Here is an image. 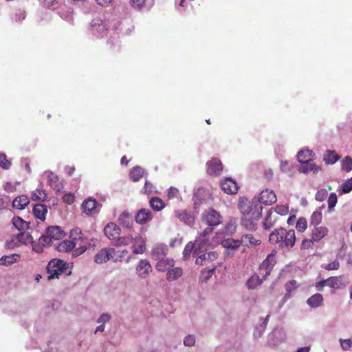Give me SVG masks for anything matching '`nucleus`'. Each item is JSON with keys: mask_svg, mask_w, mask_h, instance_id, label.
Instances as JSON below:
<instances>
[{"mask_svg": "<svg viewBox=\"0 0 352 352\" xmlns=\"http://www.w3.org/2000/svg\"><path fill=\"white\" fill-rule=\"evenodd\" d=\"M269 241L272 244H277L280 248L290 249L296 243L295 231L293 229L276 228L270 233Z\"/></svg>", "mask_w": 352, "mask_h": 352, "instance_id": "1", "label": "nucleus"}, {"mask_svg": "<svg viewBox=\"0 0 352 352\" xmlns=\"http://www.w3.org/2000/svg\"><path fill=\"white\" fill-rule=\"evenodd\" d=\"M168 251V248L163 244H159L155 247V257L157 260L155 268L158 271L167 272L175 265L174 259L166 256Z\"/></svg>", "mask_w": 352, "mask_h": 352, "instance_id": "2", "label": "nucleus"}, {"mask_svg": "<svg viewBox=\"0 0 352 352\" xmlns=\"http://www.w3.org/2000/svg\"><path fill=\"white\" fill-rule=\"evenodd\" d=\"M238 207L243 216L250 215L254 219H260L262 216L263 207L258 203L250 201L246 197L239 198Z\"/></svg>", "mask_w": 352, "mask_h": 352, "instance_id": "3", "label": "nucleus"}, {"mask_svg": "<svg viewBox=\"0 0 352 352\" xmlns=\"http://www.w3.org/2000/svg\"><path fill=\"white\" fill-rule=\"evenodd\" d=\"M69 264L60 259L54 258L51 260L46 267L47 280H50L54 278H59V276L62 274L70 275L72 271L69 270Z\"/></svg>", "mask_w": 352, "mask_h": 352, "instance_id": "4", "label": "nucleus"}, {"mask_svg": "<svg viewBox=\"0 0 352 352\" xmlns=\"http://www.w3.org/2000/svg\"><path fill=\"white\" fill-rule=\"evenodd\" d=\"M213 234V229L211 227L206 228L202 232H201L195 240L197 245L196 250L195 252H203V249H206L210 243V238Z\"/></svg>", "mask_w": 352, "mask_h": 352, "instance_id": "5", "label": "nucleus"}, {"mask_svg": "<svg viewBox=\"0 0 352 352\" xmlns=\"http://www.w3.org/2000/svg\"><path fill=\"white\" fill-rule=\"evenodd\" d=\"M276 261L275 254L272 253L267 255L266 258L261 263L258 268V274L263 276L264 279L270 274Z\"/></svg>", "mask_w": 352, "mask_h": 352, "instance_id": "6", "label": "nucleus"}, {"mask_svg": "<svg viewBox=\"0 0 352 352\" xmlns=\"http://www.w3.org/2000/svg\"><path fill=\"white\" fill-rule=\"evenodd\" d=\"M201 219L209 226H216L221 223L222 217L214 209H209L203 213Z\"/></svg>", "mask_w": 352, "mask_h": 352, "instance_id": "7", "label": "nucleus"}, {"mask_svg": "<svg viewBox=\"0 0 352 352\" xmlns=\"http://www.w3.org/2000/svg\"><path fill=\"white\" fill-rule=\"evenodd\" d=\"M207 173L210 175H219L223 170V164L218 158H212L207 162Z\"/></svg>", "mask_w": 352, "mask_h": 352, "instance_id": "8", "label": "nucleus"}, {"mask_svg": "<svg viewBox=\"0 0 352 352\" xmlns=\"http://www.w3.org/2000/svg\"><path fill=\"white\" fill-rule=\"evenodd\" d=\"M104 235L113 242L120 234V228L115 223L109 222L104 228Z\"/></svg>", "mask_w": 352, "mask_h": 352, "instance_id": "9", "label": "nucleus"}, {"mask_svg": "<svg viewBox=\"0 0 352 352\" xmlns=\"http://www.w3.org/2000/svg\"><path fill=\"white\" fill-rule=\"evenodd\" d=\"M259 204L272 205L276 201V196L273 190L266 189L262 190L258 197Z\"/></svg>", "mask_w": 352, "mask_h": 352, "instance_id": "10", "label": "nucleus"}, {"mask_svg": "<svg viewBox=\"0 0 352 352\" xmlns=\"http://www.w3.org/2000/svg\"><path fill=\"white\" fill-rule=\"evenodd\" d=\"M98 205V203L95 199L89 197L82 202L81 209L86 215L91 216L96 212Z\"/></svg>", "mask_w": 352, "mask_h": 352, "instance_id": "11", "label": "nucleus"}, {"mask_svg": "<svg viewBox=\"0 0 352 352\" xmlns=\"http://www.w3.org/2000/svg\"><path fill=\"white\" fill-rule=\"evenodd\" d=\"M241 240H235L232 238H228L222 241L221 245L226 250L228 255L233 254L241 245Z\"/></svg>", "mask_w": 352, "mask_h": 352, "instance_id": "12", "label": "nucleus"}, {"mask_svg": "<svg viewBox=\"0 0 352 352\" xmlns=\"http://www.w3.org/2000/svg\"><path fill=\"white\" fill-rule=\"evenodd\" d=\"M221 187L223 192L228 195L236 194L239 189L236 182L230 177L226 178L221 182Z\"/></svg>", "mask_w": 352, "mask_h": 352, "instance_id": "13", "label": "nucleus"}, {"mask_svg": "<svg viewBox=\"0 0 352 352\" xmlns=\"http://www.w3.org/2000/svg\"><path fill=\"white\" fill-rule=\"evenodd\" d=\"M218 254L216 252H209L207 253H204L197 258L195 263L197 265H206L209 263L216 260Z\"/></svg>", "mask_w": 352, "mask_h": 352, "instance_id": "14", "label": "nucleus"}, {"mask_svg": "<svg viewBox=\"0 0 352 352\" xmlns=\"http://www.w3.org/2000/svg\"><path fill=\"white\" fill-rule=\"evenodd\" d=\"M329 230L325 226H315L311 230V236L315 242L320 241L326 235H327Z\"/></svg>", "mask_w": 352, "mask_h": 352, "instance_id": "15", "label": "nucleus"}, {"mask_svg": "<svg viewBox=\"0 0 352 352\" xmlns=\"http://www.w3.org/2000/svg\"><path fill=\"white\" fill-rule=\"evenodd\" d=\"M176 217L186 225H191L194 223L195 217L186 210H178L175 211Z\"/></svg>", "mask_w": 352, "mask_h": 352, "instance_id": "16", "label": "nucleus"}, {"mask_svg": "<svg viewBox=\"0 0 352 352\" xmlns=\"http://www.w3.org/2000/svg\"><path fill=\"white\" fill-rule=\"evenodd\" d=\"M109 252L110 261L113 262H121L123 258L128 254L129 252L127 250H116L113 248H109Z\"/></svg>", "mask_w": 352, "mask_h": 352, "instance_id": "17", "label": "nucleus"}, {"mask_svg": "<svg viewBox=\"0 0 352 352\" xmlns=\"http://www.w3.org/2000/svg\"><path fill=\"white\" fill-rule=\"evenodd\" d=\"M136 270L140 276L144 278L151 272L152 267L148 261L141 260L137 266Z\"/></svg>", "mask_w": 352, "mask_h": 352, "instance_id": "18", "label": "nucleus"}, {"mask_svg": "<svg viewBox=\"0 0 352 352\" xmlns=\"http://www.w3.org/2000/svg\"><path fill=\"white\" fill-rule=\"evenodd\" d=\"M241 243H243L245 246H256L261 243V241L259 237H255L252 234H246L242 235L241 238Z\"/></svg>", "mask_w": 352, "mask_h": 352, "instance_id": "19", "label": "nucleus"}, {"mask_svg": "<svg viewBox=\"0 0 352 352\" xmlns=\"http://www.w3.org/2000/svg\"><path fill=\"white\" fill-rule=\"evenodd\" d=\"M197 245L195 243H193L192 241L188 242L183 251V259L184 261H188L190 258L191 254L193 256L197 255L200 254L201 252H195V250H196Z\"/></svg>", "mask_w": 352, "mask_h": 352, "instance_id": "20", "label": "nucleus"}, {"mask_svg": "<svg viewBox=\"0 0 352 352\" xmlns=\"http://www.w3.org/2000/svg\"><path fill=\"white\" fill-rule=\"evenodd\" d=\"M118 223L122 227L130 228L133 223V217L128 212L124 211L118 217Z\"/></svg>", "mask_w": 352, "mask_h": 352, "instance_id": "21", "label": "nucleus"}, {"mask_svg": "<svg viewBox=\"0 0 352 352\" xmlns=\"http://www.w3.org/2000/svg\"><path fill=\"white\" fill-rule=\"evenodd\" d=\"M152 215L151 212L146 209H141L135 217V221L140 224H144L151 220Z\"/></svg>", "mask_w": 352, "mask_h": 352, "instance_id": "22", "label": "nucleus"}, {"mask_svg": "<svg viewBox=\"0 0 352 352\" xmlns=\"http://www.w3.org/2000/svg\"><path fill=\"white\" fill-rule=\"evenodd\" d=\"M109 248L101 249L95 255L94 261L98 264H102L110 261Z\"/></svg>", "mask_w": 352, "mask_h": 352, "instance_id": "23", "label": "nucleus"}, {"mask_svg": "<svg viewBox=\"0 0 352 352\" xmlns=\"http://www.w3.org/2000/svg\"><path fill=\"white\" fill-rule=\"evenodd\" d=\"M259 219H254L250 215L243 216L241 218V225L248 230H255L256 229V221Z\"/></svg>", "mask_w": 352, "mask_h": 352, "instance_id": "24", "label": "nucleus"}, {"mask_svg": "<svg viewBox=\"0 0 352 352\" xmlns=\"http://www.w3.org/2000/svg\"><path fill=\"white\" fill-rule=\"evenodd\" d=\"M30 203V199L26 195H21L12 201L13 208L18 210L24 209Z\"/></svg>", "mask_w": 352, "mask_h": 352, "instance_id": "25", "label": "nucleus"}, {"mask_svg": "<svg viewBox=\"0 0 352 352\" xmlns=\"http://www.w3.org/2000/svg\"><path fill=\"white\" fill-rule=\"evenodd\" d=\"M47 208L45 205L42 204H36L33 208V213L34 216L41 221L45 219Z\"/></svg>", "mask_w": 352, "mask_h": 352, "instance_id": "26", "label": "nucleus"}, {"mask_svg": "<svg viewBox=\"0 0 352 352\" xmlns=\"http://www.w3.org/2000/svg\"><path fill=\"white\" fill-rule=\"evenodd\" d=\"M183 270L181 267H176L170 268L166 272V278L168 281H173L178 279L179 277L182 276Z\"/></svg>", "mask_w": 352, "mask_h": 352, "instance_id": "27", "label": "nucleus"}, {"mask_svg": "<svg viewBox=\"0 0 352 352\" xmlns=\"http://www.w3.org/2000/svg\"><path fill=\"white\" fill-rule=\"evenodd\" d=\"M260 274H254L248 280L246 285L248 289H254L263 283L265 279H264L263 276L260 278Z\"/></svg>", "mask_w": 352, "mask_h": 352, "instance_id": "28", "label": "nucleus"}, {"mask_svg": "<svg viewBox=\"0 0 352 352\" xmlns=\"http://www.w3.org/2000/svg\"><path fill=\"white\" fill-rule=\"evenodd\" d=\"M47 234L50 236L52 239L59 240L64 236V232L59 226H51L47 229Z\"/></svg>", "mask_w": 352, "mask_h": 352, "instance_id": "29", "label": "nucleus"}, {"mask_svg": "<svg viewBox=\"0 0 352 352\" xmlns=\"http://www.w3.org/2000/svg\"><path fill=\"white\" fill-rule=\"evenodd\" d=\"M323 302V296L320 294H315L309 297L307 300V305L313 308H316L320 306Z\"/></svg>", "mask_w": 352, "mask_h": 352, "instance_id": "30", "label": "nucleus"}, {"mask_svg": "<svg viewBox=\"0 0 352 352\" xmlns=\"http://www.w3.org/2000/svg\"><path fill=\"white\" fill-rule=\"evenodd\" d=\"M20 258L19 254H12L9 256H3L0 258V265L8 266L16 263Z\"/></svg>", "mask_w": 352, "mask_h": 352, "instance_id": "31", "label": "nucleus"}, {"mask_svg": "<svg viewBox=\"0 0 352 352\" xmlns=\"http://www.w3.org/2000/svg\"><path fill=\"white\" fill-rule=\"evenodd\" d=\"M314 153L310 150H302L298 153L297 158L300 163L312 161Z\"/></svg>", "mask_w": 352, "mask_h": 352, "instance_id": "32", "label": "nucleus"}, {"mask_svg": "<svg viewBox=\"0 0 352 352\" xmlns=\"http://www.w3.org/2000/svg\"><path fill=\"white\" fill-rule=\"evenodd\" d=\"M301 166L300 167V171L304 173H307L309 171H314V173H318L321 170L320 167L316 166L311 161L308 162L300 163Z\"/></svg>", "mask_w": 352, "mask_h": 352, "instance_id": "33", "label": "nucleus"}, {"mask_svg": "<svg viewBox=\"0 0 352 352\" xmlns=\"http://www.w3.org/2000/svg\"><path fill=\"white\" fill-rule=\"evenodd\" d=\"M76 242L71 240H64L58 246V250L60 252H69L74 250Z\"/></svg>", "mask_w": 352, "mask_h": 352, "instance_id": "34", "label": "nucleus"}, {"mask_svg": "<svg viewBox=\"0 0 352 352\" xmlns=\"http://www.w3.org/2000/svg\"><path fill=\"white\" fill-rule=\"evenodd\" d=\"M47 197L46 191L42 188H36L31 195V198L33 201H44L47 199Z\"/></svg>", "mask_w": 352, "mask_h": 352, "instance_id": "35", "label": "nucleus"}, {"mask_svg": "<svg viewBox=\"0 0 352 352\" xmlns=\"http://www.w3.org/2000/svg\"><path fill=\"white\" fill-rule=\"evenodd\" d=\"M340 158V155L334 151H327L324 155V161L326 164H333Z\"/></svg>", "mask_w": 352, "mask_h": 352, "instance_id": "36", "label": "nucleus"}, {"mask_svg": "<svg viewBox=\"0 0 352 352\" xmlns=\"http://www.w3.org/2000/svg\"><path fill=\"white\" fill-rule=\"evenodd\" d=\"M87 249V242L83 238H80V242H78L75 245V249L73 252V254L75 256H79L84 253Z\"/></svg>", "mask_w": 352, "mask_h": 352, "instance_id": "37", "label": "nucleus"}, {"mask_svg": "<svg viewBox=\"0 0 352 352\" xmlns=\"http://www.w3.org/2000/svg\"><path fill=\"white\" fill-rule=\"evenodd\" d=\"M144 170L140 166L133 168L130 171V178L133 182H137L141 179L144 175Z\"/></svg>", "mask_w": 352, "mask_h": 352, "instance_id": "38", "label": "nucleus"}, {"mask_svg": "<svg viewBox=\"0 0 352 352\" xmlns=\"http://www.w3.org/2000/svg\"><path fill=\"white\" fill-rule=\"evenodd\" d=\"M133 254H143L146 250L144 242L135 239L134 244L131 247Z\"/></svg>", "mask_w": 352, "mask_h": 352, "instance_id": "39", "label": "nucleus"}, {"mask_svg": "<svg viewBox=\"0 0 352 352\" xmlns=\"http://www.w3.org/2000/svg\"><path fill=\"white\" fill-rule=\"evenodd\" d=\"M16 239L18 240L19 244H28L32 242L33 238L28 232H20L16 235Z\"/></svg>", "mask_w": 352, "mask_h": 352, "instance_id": "40", "label": "nucleus"}, {"mask_svg": "<svg viewBox=\"0 0 352 352\" xmlns=\"http://www.w3.org/2000/svg\"><path fill=\"white\" fill-rule=\"evenodd\" d=\"M352 190V177L346 180L340 186L339 192L340 194L349 193Z\"/></svg>", "mask_w": 352, "mask_h": 352, "instance_id": "41", "label": "nucleus"}, {"mask_svg": "<svg viewBox=\"0 0 352 352\" xmlns=\"http://www.w3.org/2000/svg\"><path fill=\"white\" fill-rule=\"evenodd\" d=\"M322 212L319 211H315L312 213L310 218V224L315 226H318L322 221Z\"/></svg>", "mask_w": 352, "mask_h": 352, "instance_id": "42", "label": "nucleus"}, {"mask_svg": "<svg viewBox=\"0 0 352 352\" xmlns=\"http://www.w3.org/2000/svg\"><path fill=\"white\" fill-rule=\"evenodd\" d=\"M132 240V237H120L118 236V238L113 242H112V244L115 246H125L130 244Z\"/></svg>", "mask_w": 352, "mask_h": 352, "instance_id": "43", "label": "nucleus"}, {"mask_svg": "<svg viewBox=\"0 0 352 352\" xmlns=\"http://www.w3.org/2000/svg\"><path fill=\"white\" fill-rule=\"evenodd\" d=\"M338 201V197L335 192H331L327 200L328 203V210L329 212H332L333 210L334 207L336 206Z\"/></svg>", "mask_w": 352, "mask_h": 352, "instance_id": "44", "label": "nucleus"}, {"mask_svg": "<svg viewBox=\"0 0 352 352\" xmlns=\"http://www.w3.org/2000/svg\"><path fill=\"white\" fill-rule=\"evenodd\" d=\"M12 224L19 230H22L26 226V221L19 217H14L12 219Z\"/></svg>", "mask_w": 352, "mask_h": 352, "instance_id": "45", "label": "nucleus"}, {"mask_svg": "<svg viewBox=\"0 0 352 352\" xmlns=\"http://www.w3.org/2000/svg\"><path fill=\"white\" fill-rule=\"evenodd\" d=\"M12 165L11 161L7 159L5 153H0V167L3 169H9Z\"/></svg>", "mask_w": 352, "mask_h": 352, "instance_id": "46", "label": "nucleus"}, {"mask_svg": "<svg viewBox=\"0 0 352 352\" xmlns=\"http://www.w3.org/2000/svg\"><path fill=\"white\" fill-rule=\"evenodd\" d=\"M342 169L346 172H349L352 170V158L349 156H346L342 162Z\"/></svg>", "mask_w": 352, "mask_h": 352, "instance_id": "47", "label": "nucleus"}, {"mask_svg": "<svg viewBox=\"0 0 352 352\" xmlns=\"http://www.w3.org/2000/svg\"><path fill=\"white\" fill-rule=\"evenodd\" d=\"M307 228V222L306 219L304 217L299 218L296 224V230L300 232H303L305 231Z\"/></svg>", "mask_w": 352, "mask_h": 352, "instance_id": "48", "label": "nucleus"}, {"mask_svg": "<svg viewBox=\"0 0 352 352\" xmlns=\"http://www.w3.org/2000/svg\"><path fill=\"white\" fill-rule=\"evenodd\" d=\"M70 238L75 242H80V238H82L81 230L79 228H75L71 230Z\"/></svg>", "mask_w": 352, "mask_h": 352, "instance_id": "49", "label": "nucleus"}, {"mask_svg": "<svg viewBox=\"0 0 352 352\" xmlns=\"http://www.w3.org/2000/svg\"><path fill=\"white\" fill-rule=\"evenodd\" d=\"M315 241L312 240V238L310 239L305 238L302 241L300 245L301 250H309L312 249L314 247Z\"/></svg>", "mask_w": 352, "mask_h": 352, "instance_id": "50", "label": "nucleus"}, {"mask_svg": "<svg viewBox=\"0 0 352 352\" xmlns=\"http://www.w3.org/2000/svg\"><path fill=\"white\" fill-rule=\"evenodd\" d=\"M52 239L50 237L49 234L46 233L45 235H42L38 239V245L42 246L48 245L52 243Z\"/></svg>", "mask_w": 352, "mask_h": 352, "instance_id": "51", "label": "nucleus"}, {"mask_svg": "<svg viewBox=\"0 0 352 352\" xmlns=\"http://www.w3.org/2000/svg\"><path fill=\"white\" fill-rule=\"evenodd\" d=\"M327 197V190L326 189H320L319 190L316 195L315 198L318 201H324Z\"/></svg>", "mask_w": 352, "mask_h": 352, "instance_id": "52", "label": "nucleus"}, {"mask_svg": "<svg viewBox=\"0 0 352 352\" xmlns=\"http://www.w3.org/2000/svg\"><path fill=\"white\" fill-rule=\"evenodd\" d=\"M153 185L152 183L148 182V181L145 182L144 186L142 189V192L144 194L149 196L152 194L153 190Z\"/></svg>", "mask_w": 352, "mask_h": 352, "instance_id": "53", "label": "nucleus"}, {"mask_svg": "<svg viewBox=\"0 0 352 352\" xmlns=\"http://www.w3.org/2000/svg\"><path fill=\"white\" fill-rule=\"evenodd\" d=\"M327 285L331 288H338V279L337 277H330L327 279Z\"/></svg>", "mask_w": 352, "mask_h": 352, "instance_id": "54", "label": "nucleus"}, {"mask_svg": "<svg viewBox=\"0 0 352 352\" xmlns=\"http://www.w3.org/2000/svg\"><path fill=\"white\" fill-rule=\"evenodd\" d=\"M179 196V190L175 187H170L168 193L167 197L169 199L177 198Z\"/></svg>", "mask_w": 352, "mask_h": 352, "instance_id": "55", "label": "nucleus"}, {"mask_svg": "<svg viewBox=\"0 0 352 352\" xmlns=\"http://www.w3.org/2000/svg\"><path fill=\"white\" fill-rule=\"evenodd\" d=\"M195 343V338L193 335H188L185 337L184 344L187 346H192Z\"/></svg>", "mask_w": 352, "mask_h": 352, "instance_id": "56", "label": "nucleus"}, {"mask_svg": "<svg viewBox=\"0 0 352 352\" xmlns=\"http://www.w3.org/2000/svg\"><path fill=\"white\" fill-rule=\"evenodd\" d=\"M340 346L343 350H349L352 346V341L350 339H340Z\"/></svg>", "mask_w": 352, "mask_h": 352, "instance_id": "57", "label": "nucleus"}, {"mask_svg": "<svg viewBox=\"0 0 352 352\" xmlns=\"http://www.w3.org/2000/svg\"><path fill=\"white\" fill-rule=\"evenodd\" d=\"M340 267V263L337 260L326 265L324 268L327 270H336Z\"/></svg>", "mask_w": 352, "mask_h": 352, "instance_id": "58", "label": "nucleus"}, {"mask_svg": "<svg viewBox=\"0 0 352 352\" xmlns=\"http://www.w3.org/2000/svg\"><path fill=\"white\" fill-rule=\"evenodd\" d=\"M19 245L20 244H19L18 240L16 239V236L15 238H12L10 241H8L6 242V245L8 249H13L15 247L19 246Z\"/></svg>", "mask_w": 352, "mask_h": 352, "instance_id": "59", "label": "nucleus"}, {"mask_svg": "<svg viewBox=\"0 0 352 352\" xmlns=\"http://www.w3.org/2000/svg\"><path fill=\"white\" fill-rule=\"evenodd\" d=\"M275 210L278 214L283 215L286 214L288 212L289 209L287 206L283 205H278L276 206Z\"/></svg>", "mask_w": 352, "mask_h": 352, "instance_id": "60", "label": "nucleus"}, {"mask_svg": "<svg viewBox=\"0 0 352 352\" xmlns=\"http://www.w3.org/2000/svg\"><path fill=\"white\" fill-rule=\"evenodd\" d=\"M165 208L164 202L160 198L155 197V211H160Z\"/></svg>", "mask_w": 352, "mask_h": 352, "instance_id": "61", "label": "nucleus"}, {"mask_svg": "<svg viewBox=\"0 0 352 352\" xmlns=\"http://www.w3.org/2000/svg\"><path fill=\"white\" fill-rule=\"evenodd\" d=\"M57 182H58V176L51 173L47 177V184L50 186H53V184H54V183H57Z\"/></svg>", "mask_w": 352, "mask_h": 352, "instance_id": "62", "label": "nucleus"}, {"mask_svg": "<svg viewBox=\"0 0 352 352\" xmlns=\"http://www.w3.org/2000/svg\"><path fill=\"white\" fill-rule=\"evenodd\" d=\"M63 200L67 204H72L74 201V196L72 193H67L63 196Z\"/></svg>", "mask_w": 352, "mask_h": 352, "instance_id": "63", "label": "nucleus"}, {"mask_svg": "<svg viewBox=\"0 0 352 352\" xmlns=\"http://www.w3.org/2000/svg\"><path fill=\"white\" fill-rule=\"evenodd\" d=\"M111 318V316L108 314H103L100 316V317L98 319L97 322L100 324H104L108 322Z\"/></svg>", "mask_w": 352, "mask_h": 352, "instance_id": "64", "label": "nucleus"}]
</instances>
